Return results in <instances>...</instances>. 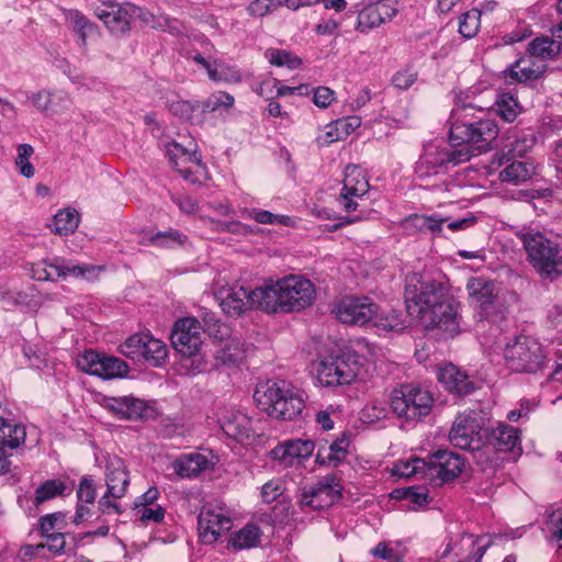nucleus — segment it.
Listing matches in <instances>:
<instances>
[{"mask_svg":"<svg viewBox=\"0 0 562 562\" xmlns=\"http://www.w3.org/2000/svg\"><path fill=\"white\" fill-rule=\"evenodd\" d=\"M405 302L409 314L419 317L426 329H440L450 337L459 334L458 306L448 297L445 283L436 280L408 284Z\"/></svg>","mask_w":562,"mask_h":562,"instance_id":"obj_1","label":"nucleus"},{"mask_svg":"<svg viewBox=\"0 0 562 562\" xmlns=\"http://www.w3.org/2000/svg\"><path fill=\"white\" fill-rule=\"evenodd\" d=\"M262 290L258 292L262 300L261 311L268 313L299 312L310 306L315 299L314 284L297 276L267 283Z\"/></svg>","mask_w":562,"mask_h":562,"instance_id":"obj_2","label":"nucleus"},{"mask_svg":"<svg viewBox=\"0 0 562 562\" xmlns=\"http://www.w3.org/2000/svg\"><path fill=\"white\" fill-rule=\"evenodd\" d=\"M254 398L261 411L283 420L295 418L305 406L302 394L283 380H268L258 384Z\"/></svg>","mask_w":562,"mask_h":562,"instance_id":"obj_3","label":"nucleus"},{"mask_svg":"<svg viewBox=\"0 0 562 562\" xmlns=\"http://www.w3.org/2000/svg\"><path fill=\"white\" fill-rule=\"evenodd\" d=\"M473 112L474 108L471 104H463L452 110L449 132V142L452 146L472 144L477 149H486L497 137L496 123L492 120H475Z\"/></svg>","mask_w":562,"mask_h":562,"instance_id":"obj_4","label":"nucleus"},{"mask_svg":"<svg viewBox=\"0 0 562 562\" xmlns=\"http://www.w3.org/2000/svg\"><path fill=\"white\" fill-rule=\"evenodd\" d=\"M516 236L522 243L530 263L542 278L554 280L562 274V255L554 241L531 227L518 229Z\"/></svg>","mask_w":562,"mask_h":562,"instance_id":"obj_5","label":"nucleus"},{"mask_svg":"<svg viewBox=\"0 0 562 562\" xmlns=\"http://www.w3.org/2000/svg\"><path fill=\"white\" fill-rule=\"evenodd\" d=\"M361 370L360 357L347 351L322 359L316 367V376L324 386L349 385Z\"/></svg>","mask_w":562,"mask_h":562,"instance_id":"obj_6","label":"nucleus"},{"mask_svg":"<svg viewBox=\"0 0 562 562\" xmlns=\"http://www.w3.org/2000/svg\"><path fill=\"white\" fill-rule=\"evenodd\" d=\"M507 367L519 373H535L542 368L546 355L541 344L529 336H519L504 350Z\"/></svg>","mask_w":562,"mask_h":562,"instance_id":"obj_7","label":"nucleus"},{"mask_svg":"<svg viewBox=\"0 0 562 562\" xmlns=\"http://www.w3.org/2000/svg\"><path fill=\"white\" fill-rule=\"evenodd\" d=\"M391 407L400 417L415 420L428 415L434 405L431 393L418 385L403 384L391 394Z\"/></svg>","mask_w":562,"mask_h":562,"instance_id":"obj_8","label":"nucleus"},{"mask_svg":"<svg viewBox=\"0 0 562 562\" xmlns=\"http://www.w3.org/2000/svg\"><path fill=\"white\" fill-rule=\"evenodd\" d=\"M471 154L469 149H440L429 146L416 164L415 172L420 179L431 176L447 173L450 167H456L469 161Z\"/></svg>","mask_w":562,"mask_h":562,"instance_id":"obj_9","label":"nucleus"},{"mask_svg":"<svg viewBox=\"0 0 562 562\" xmlns=\"http://www.w3.org/2000/svg\"><path fill=\"white\" fill-rule=\"evenodd\" d=\"M485 428L473 411L459 414L450 429V442L463 450H480L485 439Z\"/></svg>","mask_w":562,"mask_h":562,"instance_id":"obj_10","label":"nucleus"},{"mask_svg":"<svg viewBox=\"0 0 562 562\" xmlns=\"http://www.w3.org/2000/svg\"><path fill=\"white\" fill-rule=\"evenodd\" d=\"M262 286L247 289L243 285L223 286L216 296L223 312L229 316H239L250 308L261 310V297L258 294Z\"/></svg>","mask_w":562,"mask_h":562,"instance_id":"obj_11","label":"nucleus"},{"mask_svg":"<svg viewBox=\"0 0 562 562\" xmlns=\"http://www.w3.org/2000/svg\"><path fill=\"white\" fill-rule=\"evenodd\" d=\"M77 366L81 371L104 380L124 378L128 372V366L122 359L93 350L78 356Z\"/></svg>","mask_w":562,"mask_h":562,"instance_id":"obj_12","label":"nucleus"},{"mask_svg":"<svg viewBox=\"0 0 562 562\" xmlns=\"http://www.w3.org/2000/svg\"><path fill=\"white\" fill-rule=\"evenodd\" d=\"M464 467L462 458L452 451L438 450L426 460V479L439 486L454 480Z\"/></svg>","mask_w":562,"mask_h":562,"instance_id":"obj_13","label":"nucleus"},{"mask_svg":"<svg viewBox=\"0 0 562 562\" xmlns=\"http://www.w3.org/2000/svg\"><path fill=\"white\" fill-rule=\"evenodd\" d=\"M173 348L184 357H195L202 347L200 323L192 317H184L175 323L171 336Z\"/></svg>","mask_w":562,"mask_h":562,"instance_id":"obj_14","label":"nucleus"},{"mask_svg":"<svg viewBox=\"0 0 562 562\" xmlns=\"http://www.w3.org/2000/svg\"><path fill=\"white\" fill-rule=\"evenodd\" d=\"M378 311V305L367 296L344 297L335 307L337 318L341 323L351 325H364L373 321Z\"/></svg>","mask_w":562,"mask_h":562,"instance_id":"obj_15","label":"nucleus"},{"mask_svg":"<svg viewBox=\"0 0 562 562\" xmlns=\"http://www.w3.org/2000/svg\"><path fill=\"white\" fill-rule=\"evenodd\" d=\"M100 405L119 419H144L153 415V408L132 395L102 396Z\"/></svg>","mask_w":562,"mask_h":562,"instance_id":"obj_16","label":"nucleus"},{"mask_svg":"<svg viewBox=\"0 0 562 562\" xmlns=\"http://www.w3.org/2000/svg\"><path fill=\"white\" fill-rule=\"evenodd\" d=\"M368 177L359 166L349 165L345 170L344 186L339 194V202L346 212L358 209L355 199L362 198L369 191Z\"/></svg>","mask_w":562,"mask_h":562,"instance_id":"obj_17","label":"nucleus"},{"mask_svg":"<svg viewBox=\"0 0 562 562\" xmlns=\"http://www.w3.org/2000/svg\"><path fill=\"white\" fill-rule=\"evenodd\" d=\"M232 528V520L222 509L203 507L198 519L199 537L203 543L211 544Z\"/></svg>","mask_w":562,"mask_h":562,"instance_id":"obj_18","label":"nucleus"},{"mask_svg":"<svg viewBox=\"0 0 562 562\" xmlns=\"http://www.w3.org/2000/svg\"><path fill=\"white\" fill-rule=\"evenodd\" d=\"M340 498V486L333 477H325L307 491L302 493L300 505L302 508L310 507L314 510H322Z\"/></svg>","mask_w":562,"mask_h":562,"instance_id":"obj_19","label":"nucleus"},{"mask_svg":"<svg viewBox=\"0 0 562 562\" xmlns=\"http://www.w3.org/2000/svg\"><path fill=\"white\" fill-rule=\"evenodd\" d=\"M134 8L119 3L103 4L97 10L98 18L104 23L111 33L121 35L131 29Z\"/></svg>","mask_w":562,"mask_h":562,"instance_id":"obj_20","label":"nucleus"},{"mask_svg":"<svg viewBox=\"0 0 562 562\" xmlns=\"http://www.w3.org/2000/svg\"><path fill=\"white\" fill-rule=\"evenodd\" d=\"M105 483L112 498H122L130 485V473L124 461L117 456L105 458Z\"/></svg>","mask_w":562,"mask_h":562,"instance_id":"obj_21","label":"nucleus"},{"mask_svg":"<svg viewBox=\"0 0 562 562\" xmlns=\"http://www.w3.org/2000/svg\"><path fill=\"white\" fill-rule=\"evenodd\" d=\"M222 430L237 441L249 439L255 432L252 419L240 411L227 409L220 418Z\"/></svg>","mask_w":562,"mask_h":562,"instance_id":"obj_22","label":"nucleus"},{"mask_svg":"<svg viewBox=\"0 0 562 562\" xmlns=\"http://www.w3.org/2000/svg\"><path fill=\"white\" fill-rule=\"evenodd\" d=\"M314 442L311 440H288L270 451L271 458L284 467H291L295 460H303L312 456Z\"/></svg>","mask_w":562,"mask_h":562,"instance_id":"obj_23","label":"nucleus"},{"mask_svg":"<svg viewBox=\"0 0 562 562\" xmlns=\"http://www.w3.org/2000/svg\"><path fill=\"white\" fill-rule=\"evenodd\" d=\"M397 13V9L392 3L370 2L359 12L357 30L367 32L390 21Z\"/></svg>","mask_w":562,"mask_h":562,"instance_id":"obj_24","label":"nucleus"},{"mask_svg":"<svg viewBox=\"0 0 562 562\" xmlns=\"http://www.w3.org/2000/svg\"><path fill=\"white\" fill-rule=\"evenodd\" d=\"M437 376L447 391L458 395H468L475 389L469 375L452 363L439 368Z\"/></svg>","mask_w":562,"mask_h":562,"instance_id":"obj_25","label":"nucleus"},{"mask_svg":"<svg viewBox=\"0 0 562 562\" xmlns=\"http://www.w3.org/2000/svg\"><path fill=\"white\" fill-rule=\"evenodd\" d=\"M546 70L547 64L529 54L516 60L506 70V76L517 82H528L539 79Z\"/></svg>","mask_w":562,"mask_h":562,"instance_id":"obj_26","label":"nucleus"},{"mask_svg":"<svg viewBox=\"0 0 562 562\" xmlns=\"http://www.w3.org/2000/svg\"><path fill=\"white\" fill-rule=\"evenodd\" d=\"M488 445L498 451L520 450L519 430L510 425L498 423L497 427L485 430V439Z\"/></svg>","mask_w":562,"mask_h":562,"instance_id":"obj_27","label":"nucleus"},{"mask_svg":"<svg viewBox=\"0 0 562 562\" xmlns=\"http://www.w3.org/2000/svg\"><path fill=\"white\" fill-rule=\"evenodd\" d=\"M467 291L471 303L482 311H486L494 303L497 295L495 283L483 277L470 278L467 283Z\"/></svg>","mask_w":562,"mask_h":562,"instance_id":"obj_28","label":"nucleus"},{"mask_svg":"<svg viewBox=\"0 0 562 562\" xmlns=\"http://www.w3.org/2000/svg\"><path fill=\"white\" fill-rule=\"evenodd\" d=\"M172 467L180 477L192 479L207 469L209 460L204 454L194 452L180 457Z\"/></svg>","mask_w":562,"mask_h":562,"instance_id":"obj_29","label":"nucleus"},{"mask_svg":"<svg viewBox=\"0 0 562 562\" xmlns=\"http://www.w3.org/2000/svg\"><path fill=\"white\" fill-rule=\"evenodd\" d=\"M246 351L240 340L231 338L216 350L214 358L217 366H235L244 360Z\"/></svg>","mask_w":562,"mask_h":562,"instance_id":"obj_30","label":"nucleus"},{"mask_svg":"<svg viewBox=\"0 0 562 562\" xmlns=\"http://www.w3.org/2000/svg\"><path fill=\"white\" fill-rule=\"evenodd\" d=\"M25 426L0 418V445L15 450L25 441Z\"/></svg>","mask_w":562,"mask_h":562,"instance_id":"obj_31","label":"nucleus"},{"mask_svg":"<svg viewBox=\"0 0 562 562\" xmlns=\"http://www.w3.org/2000/svg\"><path fill=\"white\" fill-rule=\"evenodd\" d=\"M528 52L538 60L546 63L560 54L561 43L548 36L536 37L529 43Z\"/></svg>","mask_w":562,"mask_h":562,"instance_id":"obj_32","label":"nucleus"},{"mask_svg":"<svg viewBox=\"0 0 562 562\" xmlns=\"http://www.w3.org/2000/svg\"><path fill=\"white\" fill-rule=\"evenodd\" d=\"M47 267L48 271H53L54 273V281L60 278L65 279L67 276L86 278L87 272L94 271L95 269L87 265H74L60 258H54L50 262H47Z\"/></svg>","mask_w":562,"mask_h":562,"instance_id":"obj_33","label":"nucleus"},{"mask_svg":"<svg viewBox=\"0 0 562 562\" xmlns=\"http://www.w3.org/2000/svg\"><path fill=\"white\" fill-rule=\"evenodd\" d=\"M533 173L535 167L532 164L515 160L501 171L499 178L504 182L518 184L529 180Z\"/></svg>","mask_w":562,"mask_h":562,"instance_id":"obj_34","label":"nucleus"},{"mask_svg":"<svg viewBox=\"0 0 562 562\" xmlns=\"http://www.w3.org/2000/svg\"><path fill=\"white\" fill-rule=\"evenodd\" d=\"M349 445V437L346 434H342L339 438L333 441L328 448L319 449L317 459L322 463L337 464L346 457Z\"/></svg>","mask_w":562,"mask_h":562,"instance_id":"obj_35","label":"nucleus"},{"mask_svg":"<svg viewBox=\"0 0 562 562\" xmlns=\"http://www.w3.org/2000/svg\"><path fill=\"white\" fill-rule=\"evenodd\" d=\"M202 106L199 102L179 100L170 103L169 111L172 115L188 121L191 124H200L203 121Z\"/></svg>","mask_w":562,"mask_h":562,"instance_id":"obj_36","label":"nucleus"},{"mask_svg":"<svg viewBox=\"0 0 562 562\" xmlns=\"http://www.w3.org/2000/svg\"><path fill=\"white\" fill-rule=\"evenodd\" d=\"M260 536L261 531L259 527L249 524L232 535L229 546L235 550L250 549L259 543Z\"/></svg>","mask_w":562,"mask_h":562,"instance_id":"obj_37","label":"nucleus"},{"mask_svg":"<svg viewBox=\"0 0 562 562\" xmlns=\"http://www.w3.org/2000/svg\"><path fill=\"white\" fill-rule=\"evenodd\" d=\"M194 60L206 68L209 77L214 81L236 82L241 78L240 72L237 69L226 67L225 65L217 61L210 64L201 55L195 56Z\"/></svg>","mask_w":562,"mask_h":562,"instance_id":"obj_38","label":"nucleus"},{"mask_svg":"<svg viewBox=\"0 0 562 562\" xmlns=\"http://www.w3.org/2000/svg\"><path fill=\"white\" fill-rule=\"evenodd\" d=\"M145 345L142 353V360L150 362L153 366H160L167 357V347L150 334H146Z\"/></svg>","mask_w":562,"mask_h":562,"instance_id":"obj_39","label":"nucleus"},{"mask_svg":"<svg viewBox=\"0 0 562 562\" xmlns=\"http://www.w3.org/2000/svg\"><path fill=\"white\" fill-rule=\"evenodd\" d=\"M445 220H436L426 215L412 214L404 220V228L406 231L418 232H439L441 231Z\"/></svg>","mask_w":562,"mask_h":562,"instance_id":"obj_40","label":"nucleus"},{"mask_svg":"<svg viewBox=\"0 0 562 562\" xmlns=\"http://www.w3.org/2000/svg\"><path fill=\"white\" fill-rule=\"evenodd\" d=\"M188 240L186 234L178 229L169 228L165 232H158L149 237V243L160 248H175L184 245Z\"/></svg>","mask_w":562,"mask_h":562,"instance_id":"obj_41","label":"nucleus"},{"mask_svg":"<svg viewBox=\"0 0 562 562\" xmlns=\"http://www.w3.org/2000/svg\"><path fill=\"white\" fill-rule=\"evenodd\" d=\"M79 225V214L74 209L59 211L54 217V231L59 235L74 233Z\"/></svg>","mask_w":562,"mask_h":562,"instance_id":"obj_42","label":"nucleus"},{"mask_svg":"<svg viewBox=\"0 0 562 562\" xmlns=\"http://www.w3.org/2000/svg\"><path fill=\"white\" fill-rule=\"evenodd\" d=\"M495 104L498 115L505 122H514L521 110L517 99L510 93L499 94Z\"/></svg>","mask_w":562,"mask_h":562,"instance_id":"obj_43","label":"nucleus"},{"mask_svg":"<svg viewBox=\"0 0 562 562\" xmlns=\"http://www.w3.org/2000/svg\"><path fill=\"white\" fill-rule=\"evenodd\" d=\"M147 333H140L130 336L120 345V352L125 357L140 361Z\"/></svg>","mask_w":562,"mask_h":562,"instance_id":"obj_44","label":"nucleus"},{"mask_svg":"<svg viewBox=\"0 0 562 562\" xmlns=\"http://www.w3.org/2000/svg\"><path fill=\"white\" fill-rule=\"evenodd\" d=\"M266 57L271 65L277 67L285 66L289 69H296L302 63L301 58L283 49H268Z\"/></svg>","mask_w":562,"mask_h":562,"instance_id":"obj_45","label":"nucleus"},{"mask_svg":"<svg viewBox=\"0 0 562 562\" xmlns=\"http://www.w3.org/2000/svg\"><path fill=\"white\" fill-rule=\"evenodd\" d=\"M481 10L472 9L462 14L459 23V32L465 38L476 35L480 27Z\"/></svg>","mask_w":562,"mask_h":562,"instance_id":"obj_46","label":"nucleus"},{"mask_svg":"<svg viewBox=\"0 0 562 562\" xmlns=\"http://www.w3.org/2000/svg\"><path fill=\"white\" fill-rule=\"evenodd\" d=\"M65 491V484L59 480H48L38 486L35 491V503L41 504L61 495Z\"/></svg>","mask_w":562,"mask_h":562,"instance_id":"obj_47","label":"nucleus"},{"mask_svg":"<svg viewBox=\"0 0 562 562\" xmlns=\"http://www.w3.org/2000/svg\"><path fill=\"white\" fill-rule=\"evenodd\" d=\"M374 325L383 330H401L404 328V322L401 314L395 311H389L374 315Z\"/></svg>","mask_w":562,"mask_h":562,"instance_id":"obj_48","label":"nucleus"},{"mask_svg":"<svg viewBox=\"0 0 562 562\" xmlns=\"http://www.w3.org/2000/svg\"><path fill=\"white\" fill-rule=\"evenodd\" d=\"M34 149L29 144H21L18 147V157L15 158V166L20 173L25 178H32L34 176V167L29 161V158L33 155Z\"/></svg>","mask_w":562,"mask_h":562,"instance_id":"obj_49","label":"nucleus"},{"mask_svg":"<svg viewBox=\"0 0 562 562\" xmlns=\"http://www.w3.org/2000/svg\"><path fill=\"white\" fill-rule=\"evenodd\" d=\"M234 105V97L223 92L218 91L216 93L211 94L207 100L201 105L202 110L201 112H214L220 110L221 108L229 109Z\"/></svg>","mask_w":562,"mask_h":562,"instance_id":"obj_50","label":"nucleus"},{"mask_svg":"<svg viewBox=\"0 0 562 562\" xmlns=\"http://www.w3.org/2000/svg\"><path fill=\"white\" fill-rule=\"evenodd\" d=\"M393 473L402 477H411L416 474L426 477V460L414 459L412 462H400L395 464Z\"/></svg>","mask_w":562,"mask_h":562,"instance_id":"obj_51","label":"nucleus"},{"mask_svg":"<svg viewBox=\"0 0 562 562\" xmlns=\"http://www.w3.org/2000/svg\"><path fill=\"white\" fill-rule=\"evenodd\" d=\"M243 214H247L248 217L254 218L256 222L260 224H282L290 225L292 220L285 215H276L269 211L265 210H245Z\"/></svg>","mask_w":562,"mask_h":562,"instance_id":"obj_52","label":"nucleus"},{"mask_svg":"<svg viewBox=\"0 0 562 562\" xmlns=\"http://www.w3.org/2000/svg\"><path fill=\"white\" fill-rule=\"evenodd\" d=\"M77 497L79 503L92 504L95 499V488L93 481L88 477H83L77 490Z\"/></svg>","mask_w":562,"mask_h":562,"instance_id":"obj_53","label":"nucleus"},{"mask_svg":"<svg viewBox=\"0 0 562 562\" xmlns=\"http://www.w3.org/2000/svg\"><path fill=\"white\" fill-rule=\"evenodd\" d=\"M280 7L277 0H254L248 5V12L252 16L261 18Z\"/></svg>","mask_w":562,"mask_h":562,"instance_id":"obj_54","label":"nucleus"},{"mask_svg":"<svg viewBox=\"0 0 562 562\" xmlns=\"http://www.w3.org/2000/svg\"><path fill=\"white\" fill-rule=\"evenodd\" d=\"M371 553L375 558L386 560L389 562H402V558L397 554L389 544L384 541L379 542L372 550Z\"/></svg>","mask_w":562,"mask_h":562,"instance_id":"obj_55","label":"nucleus"},{"mask_svg":"<svg viewBox=\"0 0 562 562\" xmlns=\"http://www.w3.org/2000/svg\"><path fill=\"white\" fill-rule=\"evenodd\" d=\"M67 20L71 24L74 32H81L82 30H91L93 24L77 10H71L67 13Z\"/></svg>","mask_w":562,"mask_h":562,"instance_id":"obj_56","label":"nucleus"},{"mask_svg":"<svg viewBox=\"0 0 562 562\" xmlns=\"http://www.w3.org/2000/svg\"><path fill=\"white\" fill-rule=\"evenodd\" d=\"M46 538V543L44 548H47L50 552L57 554L61 553L65 549L66 541L64 533H49L44 536Z\"/></svg>","mask_w":562,"mask_h":562,"instance_id":"obj_57","label":"nucleus"},{"mask_svg":"<svg viewBox=\"0 0 562 562\" xmlns=\"http://www.w3.org/2000/svg\"><path fill=\"white\" fill-rule=\"evenodd\" d=\"M334 91L327 87H318L314 91L313 101L319 108H327L334 101Z\"/></svg>","mask_w":562,"mask_h":562,"instance_id":"obj_58","label":"nucleus"},{"mask_svg":"<svg viewBox=\"0 0 562 562\" xmlns=\"http://www.w3.org/2000/svg\"><path fill=\"white\" fill-rule=\"evenodd\" d=\"M216 225H217V229H220L222 232L233 233V234L247 235L251 232L247 225H245L238 221L216 222Z\"/></svg>","mask_w":562,"mask_h":562,"instance_id":"obj_59","label":"nucleus"},{"mask_svg":"<svg viewBox=\"0 0 562 562\" xmlns=\"http://www.w3.org/2000/svg\"><path fill=\"white\" fill-rule=\"evenodd\" d=\"M173 202L187 214H193L199 210L198 202L189 195L173 198Z\"/></svg>","mask_w":562,"mask_h":562,"instance_id":"obj_60","label":"nucleus"},{"mask_svg":"<svg viewBox=\"0 0 562 562\" xmlns=\"http://www.w3.org/2000/svg\"><path fill=\"white\" fill-rule=\"evenodd\" d=\"M164 517H165V509L161 506H157L155 508L143 507L140 509V519L143 521L151 520L155 522H159L164 519Z\"/></svg>","mask_w":562,"mask_h":562,"instance_id":"obj_61","label":"nucleus"},{"mask_svg":"<svg viewBox=\"0 0 562 562\" xmlns=\"http://www.w3.org/2000/svg\"><path fill=\"white\" fill-rule=\"evenodd\" d=\"M32 277L38 281H54L53 271H48L47 261L34 265L32 268Z\"/></svg>","mask_w":562,"mask_h":562,"instance_id":"obj_62","label":"nucleus"},{"mask_svg":"<svg viewBox=\"0 0 562 562\" xmlns=\"http://www.w3.org/2000/svg\"><path fill=\"white\" fill-rule=\"evenodd\" d=\"M111 494H109V490H106L105 494L99 499L98 506L102 514L110 513V509L114 510L117 514L122 513L120 505L116 502L111 501Z\"/></svg>","mask_w":562,"mask_h":562,"instance_id":"obj_63","label":"nucleus"},{"mask_svg":"<svg viewBox=\"0 0 562 562\" xmlns=\"http://www.w3.org/2000/svg\"><path fill=\"white\" fill-rule=\"evenodd\" d=\"M405 497L411 503L416 504L418 506L426 504L428 499L427 493L416 487H409L406 491Z\"/></svg>","mask_w":562,"mask_h":562,"instance_id":"obj_64","label":"nucleus"}]
</instances>
